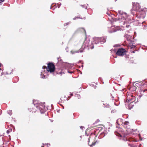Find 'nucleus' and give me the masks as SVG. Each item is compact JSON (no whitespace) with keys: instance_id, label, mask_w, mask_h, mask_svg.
Here are the masks:
<instances>
[{"instance_id":"1a4fd4ad","label":"nucleus","mask_w":147,"mask_h":147,"mask_svg":"<svg viewBox=\"0 0 147 147\" xmlns=\"http://www.w3.org/2000/svg\"><path fill=\"white\" fill-rule=\"evenodd\" d=\"M100 42H105L106 41V38L103 37H99Z\"/></svg>"},{"instance_id":"f257e3e1","label":"nucleus","mask_w":147,"mask_h":147,"mask_svg":"<svg viewBox=\"0 0 147 147\" xmlns=\"http://www.w3.org/2000/svg\"><path fill=\"white\" fill-rule=\"evenodd\" d=\"M58 69H55V66L53 63L49 62L47 64V70L48 72H50L51 73L54 72L55 71L57 74H64L63 72H62L61 70L59 72Z\"/></svg>"},{"instance_id":"aec40b11","label":"nucleus","mask_w":147,"mask_h":147,"mask_svg":"<svg viewBox=\"0 0 147 147\" xmlns=\"http://www.w3.org/2000/svg\"><path fill=\"white\" fill-rule=\"evenodd\" d=\"M68 72H69V73H70V74H72V73H73V72H72V71H68Z\"/></svg>"},{"instance_id":"4be33fe9","label":"nucleus","mask_w":147,"mask_h":147,"mask_svg":"<svg viewBox=\"0 0 147 147\" xmlns=\"http://www.w3.org/2000/svg\"><path fill=\"white\" fill-rule=\"evenodd\" d=\"M131 52L132 53H135V51H132V52L131 51Z\"/></svg>"},{"instance_id":"5701e85b","label":"nucleus","mask_w":147,"mask_h":147,"mask_svg":"<svg viewBox=\"0 0 147 147\" xmlns=\"http://www.w3.org/2000/svg\"><path fill=\"white\" fill-rule=\"evenodd\" d=\"M129 26V25H126V27H128V26Z\"/></svg>"},{"instance_id":"bb28decb","label":"nucleus","mask_w":147,"mask_h":147,"mask_svg":"<svg viewBox=\"0 0 147 147\" xmlns=\"http://www.w3.org/2000/svg\"><path fill=\"white\" fill-rule=\"evenodd\" d=\"M41 76H42V74H41Z\"/></svg>"},{"instance_id":"6e6552de","label":"nucleus","mask_w":147,"mask_h":147,"mask_svg":"<svg viewBox=\"0 0 147 147\" xmlns=\"http://www.w3.org/2000/svg\"><path fill=\"white\" fill-rule=\"evenodd\" d=\"M45 107L42 106L39 107V109L41 113H43L45 112Z\"/></svg>"},{"instance_id":"f03ea898","label":"nucleus","mask_w":147,"mask_h":147,"mask_svg":"<svg viewBox=\"0 0 147 147\" xmlns=\"http://www.w3.org/2000/svg\"><path fill=\"white\" fill-rule=\"evenodd\" d=\"M133 8L134 9L139 12H142V13L143 14V16L142 17H144L145 14V12L146 11V8H141L140 4L138 3H136L133 5Z\"/></svg>"},{"instance_id":"b1692460","label":"nucleus","mask_w":147,"mask_h":147,"mask_svg":"<svg viewBox=\"0 0 147 147\" xmlns=\"http://www.w3.org/2000/svg\"><path fill=\"white\" fill-rule=\"evenodd\" d=\"M129 56H127L126 57V58H129Z\"/></svg>"},{"instance_id":"ddd939ff","label":"nucleus","mask_w":147,"mask_h":147,"mask_svg":"<svg viewBox=\"0 0 147 147\" xmlns=\"http://www.w3.org/2000/svg\"><path fill=\"white\" fill-rule=\"evenodd\" d=\"M8 113L10 115L12 114V112L11 111V110L8 111Z\"/></svg>"},{"instance_id":"a211bd4d","label":"nucleus","mask_w":147,"mask_h":147,"mask_svg":"<svg viewBox=\"0 0 147 147\" xmlns=\"http://www.w3.org/2000/svg\"><path fill=\"white\" fill-rule=\"evenodd\" d=\"M4 0H0V3L3 2Z\"/></svg>"},{"instance_id":"6ab92c4d","label":"nucleus","mask_w":147,"mask_h":147,"mask_svg":"<svg viewBox=\"0 0 147 147\" xmlns=\"http://www.w3.org/2000/svg\"><path fill=\"white\" fill-rule=\"evenodd\" d=\"M10 131H9V130H7V134H9V132H10Z\"/></svg>"},{"instance_id":"4468645a","label":"nucleus","mask_w":147,"mask_h":147,"mask_svg":"<svg viewBox=\"0 0 147 147\" xmlns=\"http://www.w3.org/2000/svg\"><path fill=\"white\" fill-rule=\"evenodd\" d=\"M76 18H81V19L82 18L80 16H79V17L77 16V17H76L75 18H73V19L74 20H75L76 19Z\"/></svg>"},{"instance_id":"dca6fc26","label":"nucleus","mask_w":147,"mask_h":147,"mask_svg":"<svg viewBox=\"0 0 147 147\" xmlns=\"http://www.w3.org/2000/svg\"><path fill=\"white\" fill-rule=\"evenodd\" d=\"M71 52L72 54H74V53H77V52H77V51H76H76H71Z\"/></svg>"},{"instance_id":"f3484780","label":"nucleus","mask_w":147,"mask_h":147,"mask_svg":"<svg viewBox=\"0 0 147 147\" xmlns=\"http://www.w3.org/2000/svg\"><path fill=\"white\" fill-rule=\"evenodd\" d=\"M99 121H100L99 119H97V120L96 121V123H98V122H99Z\"/></svg>"},{"instance_id":"9d476101","label":"nucleus","mask_w":147,"mask_h":147,"mask_svg":"<svg viewBox=\"0 0 147 147\" xmlns=\"http://www.w3.org/2000/svg\"><path fill=\"white\" fill-rule=\"evenodd\" d=\"M94 43L95 44H97L100 42L99 37L95 38L94 39Z\"/></svg>"},{"instance_id":"a878e982","label":"nucleus","mask_w":147,"mask_h":147,"mask_svg":"<svg viewBox=\"0 0 147 147\" xmlns=\"http://www.w3.org/2000/svg\"><path fill=\"white\" fill-rule=\"evenodd\" d=\"M107 14L109 15V13H107Z\"/></svg>"},{"instance_id":"20e7f679","label":"nucleus","mask_w":147,"mask_h":147,"mask_svg":"<svg viewBox=\"0 0 147 147\" xmlns=\"http://www.w3.org/2000/svg\"><path fill=\"white\" fill-rule=\"evenodd\" d=\"M126 52V51L125 49L122 48H120L117 50L116 54L118 56H122L125 54Z\"/></svg>"},{"instance_id":"423d86ee","label":"nucleus","mask_w":147,"mask_h":147,"mask_svg":"<svg viewBox=\"0 0 147 147\" xmlns=\"http://www.w3.org/2000/svg\"><path fill=\"white\" fill-rule=\"evenodd\" d=\"M138 101V98H137L136 97L133 96V95L131 96V97L130 99V100H129V101L131 102V103L133 102H136Z\"/></svg>"},{"instance_id":"9b49d317","label":"nucleus","mask_w":147,"mask_h":147,"mask_svg":"<svg viewBox=\"0 0 147 147\" xmlns=\"http://www.w3.org/2000/svg\"><path fill=\"white\" fill-rule=\"evenodd\" d=\"M144 92H146L147 93V89H145L144 90H142L141 92V94L142 95H144Z\"/></svg>"},{"instance_id":"f8f14e48","label":"nucleus","mask_w":147,"mask_h":147,"mask_svg":"<svg viewBox=\"0 0 147 147\" xmlns=\"http://www.w3.org/2000/svg\"><path fill=\"white\" fill-rule=\"evenodd\" d=\"M129 122L128 121H125L124 123V124L125 125H128L129 124Z\"/></svg>"},{"instance_id":"7ed1b4c3","label":"nucleus","mask_w":147,"mask_h":147,"mask_svg":"<svg viewBox=\"0 0 147 147\" xmlns=\"http://www.w3.org/2000/svg\"><path fill=\"white\" fill-rule=\"evenodd\" d=\"M93 44L90 40H86L84 42L83 45H85L84 47H88L89 48L92 49L94 47Z\"/></svg>"},{"instance_id":"39448f33","label":"nucleus","mask_w":147,"mask_h":147,"mask_svg":"<svg viewBox=\"0 0 147 147\" xmlns=\"http://www.w3.org/2000/svg\"><path fill=\"white\" fill-rule=\"evenodd\" d=\"M96 142V141H95V138H93L91 136H90L88 141V144L90 147H92L93 146H94Z\"/></svg>"},{"instance_id":"0eeeda50","label":"nucleus","mask_w":147,"mask_h":147,"mask_svg":"<svg viewBox=\"0 0 147 147\" xmlns=\"http://www.w3.org/2000/svg\"><path fill=\"white\" fill-rule=\"evenodd\" d=\"M128 47L130 49L135 48L136 46L134 45V43L133 42H130L128 45Z\"/></svg>"},{"instance_id":"393cba45","label":"nucleus","mask_w":147,"mask_h":147,"mask_svg":"<svg viewBox=\"0 0 147 147\" xmlns=\"http://www.w3.org/2000/svg\"><path fill=\"white\" fill-rule=\"evenodd\" d=\"M1 63H0V67H1Z\"/></svg>"},{"instance_id":"412c9836","label":"nucleus","mask_w":147,"mask_h":147,"mask_svg":"<svg viewBox=\"0 0 147 147\" xmlns=\"http://www.w3.org/2000/svg\"><path fill=\"white\" fill-rule=\"evenodd\" d=\"M80 128L81 129H82L83 128V126H80Z\"/></svg>"},{"instance_id":"2eb2a0df","label":"nucleus","mask_w":147,"mask_h":147,"mask_svg":"<svg viewBox=\"0 0 147 147\" xmlns=\"http://www.w3.org/2000/svg\"><path fill=\"white\" fill-rule=\"evenodd\" d=\"M42 69H46L47 68V67L46 66H42Z\"/></svg>"}]
</instances>
